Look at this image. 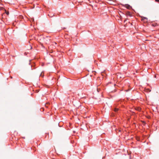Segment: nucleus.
Listing matches in <instances>:
<instances>
[{
	"label": "nucleus",
	"instance_id": "nucleus-1",
	"mask_svg": "<svg viewBox=\"0 0 159 159\" xmlns=\"http://www.w3.org/2000/svg\"><path fill=\"white\" fill-rule=\"evenodd\" d=\"M126 15L127 16H129V17L132 16V15L131 14L130 12L129 11L126 12Z\"/></svg>",
	"mask_w": 159,
	"mask_h": 159
},
{
	"label": "nucleus",
	"instance_id": "nucleus-2",
	"mask_svg": "<svg viewBox=\"0 0 159 159\" xmlns=\"http://www.w3.org/2000/svg\"><path fill=\"white\" fill-rule=\"evenodd\" d=\"M136 110L138 111H140L141 110V108L139 107H138L136 108Z\"/></svg>",
	"mask_w": 159,
	"mask_h": 159
},
{
	"label": "nucleus",
	"instance_id": "nucleus-3",
	"mask_svg": "<svg viewBox=\"0 0 159 159\" xmlns=\"http://www.w3.org/2000/svg\"><path fill=\"white\" fill-rule=\"evenodd\" d=\"M118 110H119V109L118 108H115L114 110V111L115 112H117Z\"/></svg>",
	"mask_w": 159,
	"mask_h": 159
},
{
	"label": "nucleus",
	"instance_id": "nucleus-4",
	"mask_svg": "<svg viewBox=\"0 0 159 159\" xmlns=\"http://www.w3.org/2000/svg\"><path fill=\"white\" fill-rule=\"evenodd\" d=\"M97 90L98 92H99V91L100 90V89L99 88H98L97 89Z\"/></svg>",
	"mask_w": 159,
	"mask_h": 159
},
{
	"label": "nucleus",
	"instance_id": "nucleus-5",
	"mask_svg": "<svg viewBox=\"0 0 159 159\" xmlns=\"http://www.w3.org/2000/svg\"><path fill=\"white\" fill-rule=\"evenodd\" d=\"M50 16L51 17H52L53 16H54V15H51L50 16L49 15H48Z\"/></svg>",
	"mask_w": 159,
	"mask_h": 159
},
{
	"label": "nucleus",
	"instance_id": "nucleus-6",
	"mask_svg": "<svg viewBox=\"0 0 159 159\" xmlns=\"http://www.w3.org/2000/svg\"><path fill=\"white\" fill-rule=\"evenodd\" d=\"M6 13L7 14V15H8L9 14V12H6Z\"/></svg>",
	"mask_w": 159,
	"mask_h": 159
},
{
	"label": "nucleus",
	"instance_id": "nucleus-7",
	"mask_svg": "<svg viewBox=\"0 0 159 159\" xmlns=\"http://www.w3.org/2000/svg\"><path fill=\"white\" fill-rule=\"evenodd\" d=\"M3 9V7H1V8H0V10H2Z\"/></svg>",
	"mask_w": 159,
	"mask_h": 159
},
{
	"label": "nucleus",
	"instance_id": "nucleus-8",
	"mask_svg": "<svg viewBox=\"0 0 159 159\" xmlns=\"http://www.w3.org/2000/svg\"><path fill=\"white\" fill-rule=\"evenodd\" d=\"M155 1H156V2H159V0H155Z\"/></svg>",
	"mask_w": 159,
	"mask_h": 159
},
{
	"label": "nucleus",
	"instance_id": "nucleus-9",
	"mask_svg": "<svg viewBox=\"0 0 159 159\" xmlns=\"http://www.w3.org/2000/svg\"><path fill=\"white\" fill-rule=\"evenodd\" d=\"M130 7V6H129L127 7V8H129Z\"/></svg>",
	"mask_w": 159,
	"mask_h": 159
},
{
	"label": "nucleus",
	"instance_id": "nucleus-10",
	"mask_svg": "<svg viewBox=\"0 0 159 159\" xmlns=\"http://www.w3.org/2000/svg\"><path fill=\"white\" fill-rule=\"evenodd\" d=\"M54 44H57V43H56V42H54L53 43Z\"/></svg>",
	"mask_w": 159,
	"mask_h": 159
},
{
	"label": "nucleus",
	"instance_id": "nucleus-11",
	"mask_svg": "<svg viewBox=\"0 0 159 159\" xmlns=\"http://www.w3.org/2000/svg\"><path fill=\"white\" fill-rule=\"evenodd\" d=\"M32 48V47H30V49H31Z\"/></svg>",
	"mask_w": 159,
	"mask_h": 159
},
{
	"label": "nucleus",
	"instance_id": "nucleus-12",
	"mask_svg": "<svg viewBox=\"0 0 159 159\" xmlns=\"http://www.w3.org/2000/svg\"><path fill=\"white\" fill-rule=\"evenodd\" d=\"M41 76L42 75V73L41 74Z\"/></svg>",
	"mask_w": 159,
	"mask_h": 159
}]
</instances>
